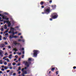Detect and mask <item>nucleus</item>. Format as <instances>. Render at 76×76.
Here are the masks:
<instances>
[{
	"label": "nucleus",
	"mask_w": 76,
	"mask_h": 76,
	"mask_svg": "<svg viewBox=\"0 0 76 76\" xmlns=\"http://www.w3.org/2000/svg\"><path fill=\"white\" fill-rule=\"evenodd\" d=\"M58 15L57 13L54 12L51 14L50 17L51 18H52V19H55L57 18L58 17Z\"/></svg>",
	"instance_id": "f257e3e1"
},
{
	"label": "nucleus",
	"mask_w": 76,
	"mask_h": 76,
	"mask_svg": "<svg viewBox=\"0 0 76 76\" xmlns=\"http://www.w3.org/2000/svg\"><path fill=\"white\" fill-rule=\"evenodd\" d=\"M50 12V7H49L48 9H47V7L44 8V12H45V13L46 14H48Z\"/></svg>",
	"instance_id": "f03ea898"
},
{
	"label": "nucleus",
	"mask_w": 76,
	"mask_h": 76,
	"mask_svg": "<svg viewBox=\"0 0 76 76\" xmlns=\"http://www.w3.org/2000/svg\"><path fill=\"white\" fill-rule=\"evenodd\" d=\"M33 52L34 53L33 54L34 57H36L38 53H39V51L38 50H34Z\"/></svg>",
	"instance_id": "7ed1b4c3"
},
{
	"label": "nucleus",
	"mask_w": 76,
	"mask_h": 76,
	"mask_svg": "<svg viewBox=\"0 0 76 76\" xmlns=\"http://www.w3.org/2000/svg\"><path fill=\"white\" fill-rule=\"evenodd\" d=\"M27 69V67H25V68H23L21 70V71L23 73L21 75V76H25V75L27 74V71H24V69Z\"/></svg>",
	"instance_id": "20e7f679"
},
{
	"label": "nucleus",
	"mask_w": 76,
	"mask_h": 76,
	"mask_svg": "<svg viewBox=\"0 0 76 76\" xmlns=\"http://www.w3.org/2000/svg\"><path fill=\"white\" fill-rule=\"evenodd\" d=\"M31 64V62L30 61H28V62H26L25 63V66H27V67H29V64Z\"/></svg>",
	"instance_id": "39448f33"
},
{
	"label": "nucleus",
	"mask_w": 76,
	"mask_h": 76,
	"mask_svg": "<svg viewBox=\"0 0 76 76\" xmlns=\"http://www.w3.org/2000/svg\"><path fill=\"white\" fill-rule=\"evenodd\" d=\"M18 37L15 36H14L13 35H12L11 36H9V38L10 39H12V38H18Z\"/></svg>",
	"instance_id": "423d86ee"
},
{
	"label": "nucleus",
	"mask_w": 76,
	"mask_h": 76,
	"mask_svg": "<svg viewBox=\"0 0 76 76\" xmlns=\"http://www.w3.org/2000/svg\"><path fill=\"white\" fill-rule=\"evenodd\" d=\"M13 44H14L15 45H16L17 44H18V45H20V47H21L22 46V45H21V44H20V43L13 42Z\"/></svg>",
	"instance_id": "0eeeda50"
},
{
	"label": "nucleus",
	"mask_w": 76,
	"mask_h": 76,
	"mask_svg": "<svg viewBox=\"0 0 76 76\" xmlns=\"http://www.w3.org/2000/svg\"><path fill=\"white\" fill-rule=\"evenodd\" d=\"M3 54V51L1 50H0V55L1 57H3V55H2Z\"/></svg>",
	"instance_id": "6e6552de"
},
{
	"label": "nucleus",
	"mask_w": 76,
	"mask_h": 76,
	"mask_svg": "<svg viewBox=\"0 0 76 76\" xmlns=\"http://www.w3.org/2000/svg\"><path fill=\"white\" fill-rule=\"evenodd\" d=\"M5 46V45H4V44H2L0 45V47L1 48H3Z\"/></svg>",
	"instance_id": "1a4fd4ad"
},
{
	"label": "nucleus",
	"mask_w": 76,
	"mask_h": 76,
	"mask_svg": "<svg viewBox=\"0 0 76 76\" xmlns=\"http://www.w3.org/2000/svg\"><path fill=\"white\" fill-rule=\"evenodd\" d=\"M53 8V9H55L56 7V5H52L51 6Z\"/></svg>",
	"instance_id": "9d476101"
},
{
	"label": "nucleus",
	"mask_w": 76,
	"mask_h": 76,
	"mask_svg": "<svg viewBox=\"0 0 76 76\" xmlns=\"http://www.w3.org/2000/svg\"><path fill=\"white\" fill-rule=\"evenodd\" d=\"M14 32V30H11V31H10L9 32V34H12V33H13V32Z\"/></svg>",
	"instance_id": "9b49d317"
},
{
	"label": "nucleus",
	"mask_w": 76,
	"mask_h": 76,
	"mask_svg": "<svg viewBox=\"0 0 76 76\" xmlns=\"http://www.w3.org/2000/svg\"><path fill=\"white\" fill-rule=\"evenodd\" d=\"M12 73H13V72H10V73L9 74L10 76H12Z\"/></svg>",
	"instance_id": "f8f14e48"
},
{
	"label": "nucleus",
	"mask_w": 76,
	"mask_h": 76,
	"mask_svg": "<svg viewBox=\"0 0 76 76\" xmlns=\"http://www.w3.org/2000/svg\"><path fill=\"white\" fill-rule=\"evenodd\" d=\"M1 16L2 17V19H5L6 18H7V16L4 17V15H2Z\"/></svg>",
	"instance_id": "ddd939ff"
},
{
	"label": "nucleus",
	"mask_w": 76,
	"mask_h": 76,
	"mask_svg": "<svg viewBox=\"0 0 76 76\" xmlns=\"http://www.w3.org/2000/svg\"><path fill=\"white\" fill-rule=\"evenodd\" d=\"M9 56L8 58H10V59H11L12 58V54H11L10 55H9Z\"/></svg>",
	"instance_id": "4468645a"
},
{
	"label": "nucleus",
	"mask_w": 76,
	"mask_h": 76,
	"mask_svg": "<svg viewBox=\"0 0 76 76\" xmlns=\"http://www.w3.org/2000/svg\"><path fill=\"white\" fill-rule=\"evenodd\" d=\"M40 4H41V5H43V4H44V2L43 1H41L40 2Z\"/></svg>",
	"instance_id": "2eb2a0df"
},
{
	"label": "nucleus",
	"mask_w": 76,
	"mask_h": 76,
	"mask_svg": "<svg viewBox=\"0 0 76 76\" xmlns=\"http://www.w3.org/2000/svg\"><path fill=\"white\" fill-rule=\"evenodd\" d=\"M5 60H6L8 62H9V59L8 58L5 59Z\"/></svg>",
	"instance_id": "dca6fc26"
},
{
	"label": "nucleus",
	"mask_w": 76,
	"mask_h": 76,
	"mask_svg": "<svg viewBox=\"0 0 76 76\" xmlns=\"http://www.w3.org/2000/svg\"><path fill=\"white\" fill-rule=\"evenodd\" d=\"M5 28H4V29H7V26L6 25V24H5L4 26Z\"/></svg>",
	"instance_id": "f3484780"
},
{
	"label": "nucleus",
	"mask_w": 76,
	"mask_h": 76,
	"mask_svg": "<svg viewBox=\"0 0 76 76\" xmlns=\"http://www.w3.org/2000/svg\"><path fill=\"white\" fill-rule=\"evenodd\" d=\"M55 70V68H52V69L51 70L53 71V72H54V70Z\"/></svg>",
	"instance_id": "a211bd4d"
},
{
	"label": "nucleus",
	"mask_w": 76,
	"mask_h": 76,
	"mask_svg": "<svg viewBox=\"0 0 76 76\" xmlns=\"http://www.w3.org/2000/svg\"><path fill=\"white\" fill-rule=\"evenodd\" d=\"M32 60V58H29L28 59V61H31Z\"/></svg>",
	"instance_id": "6ab92c4d"
},
{
	"label": "nucleus",
	"mask_w": 76,
	"mask_h": 76,
	"mask_svg": "<svg viewBox=\"0 0 76 76\" xmlns=\"http://www.w3.org/2000/svg\"><path fill=\"white\" fill-rule=\"evenodd\" d=\"M10 30H13L14 31V30H15V28H12V27H11V29H10Z\"/></svg>",
	"instance_id": "aec40b11"
},
{
	"label": "nucleus",
	"mask_w": 76,
	"mask_h": 76,
	"mask_svg": "<svg viewBox=\"0 0 76 76\" xmlns=\"http://www.w3.org/2000/svg\"><path fill=\"white\" fill-rule=\"evenodd\" d=\"M18 70H21V67H19L18 68Z\"/></svg>",
	"instance_id": "412c9836"
},
{
	"label": "nucleus",
	"mask_w": 76,
	"mask_h": 76,
	"mask_svg": "<svg viewBox=\"0 0 76 76\" xmlns=\"http://www.w3.org/2000/svg\"><path fill=\"white\" fill-rule=\"evenodd\" d=\"M5 19L7 20H9V18H5Z\"/></svg>",
	"instance_id": "4be33fe9"
},
{
	"label": "nucleus",
	"mask_w": 76,
	"mask_h": 76,
	"mask_svg": "<svg viewBox=\"0 0 76 76\" xmlns=\"http://www.w3.org/2000/svg\"><path fill=\"white\" fill-rule=\"evenodd\" d=\"M8 25V27H10V26H11V23L9 24Z\"/></svg>",
	"instance_id": "5701e85b"
},
{
	"label": "nucleus",
	"mask_w": 76,
	"mask_h": 76,
	"mask_svg": "<svg viewBox=\"0 0 76 76\" xmlns=\"http://www.w3.org/2000/svg\"><path fill=\"white\" fill-rule=\"evenodd\" d=\"M0 64H3V63H2V60H1L0 61Z\"/></svg>",
	"instance_id": "b1692460"
},
{
	"label": "nucleus",
	"mask_w": 76,
	"mask_h": 76,
	"mask_svg": "<svg viewBox=\"0 0 76 76\" xmlns=\"http://www.w3.org/2000/svg\"><path fill=\"white\" fill-rule=\"evenodd\" d=\"M19 50H22V51H23L24 50V48H22L21 49H20Z\"/></svg>",
	"instance_id": "393cba45"
},
{
	"label": "nucleus",
	"mask_w": 76,
	"mask_h": 76,
	"mask_svg": "<svg viewBox=\"0 0 76 76\" xmlns=\"http://www.w3.org/2000/svg\"><path fill=\"white\" fill-rule=\"evenodd\" d=\"M16 65V63H15V62H13V63H12V65L13 66H15V65Z\"/></svg>",
	"instance_id": "a878e982"
},
{
	"label": "nucleus",
	"mask_w": 76,
	"mask_h": 76,
	"mask_svg": "<svg viewBox=\"0 0 76 76\" xmlns=\"http://www.w3.org/2000/svg\"><path fill=\"white\" fill-rule=\"evenodd\" d=\"M58 71H56V74L57 75H58Z\"/></svg>",
	"instance_id": "bb28decb"
},
{
	"label": "nucleus",
	"mask_w": 76,
	"mask_h": 76,
	"mask_svg": "<svg viewBox=\"0 0 76 76\" xmlns=\"http://www.w3.org/2000/svg\"><path fill=\"white\" fill-rule=\"evenodd\" d=\"M11 66V63H9L8 64V66Z\"/></svg>",
	"instance_id": "cd10ccee"
},
{
	"label": "nucleus",
	"mask_w": 76,
	"mask_h": 76,
	"mask_svg": "<svg viewBox=\"0 0 76 76\" xmlns=\"http://www.w3.org/2000/svg\"><path fill=\"white\" fill-rule=\"evenodd\" d=\"M4 68L5 70H7V67L6 66H5Z\"/></svg>",
	"instance_id": "c85d7f7f"
},
{
	"label": "nucleus",
	"mask_w": 76,
	"mask_h": 76,
	"mask_svg": "<svg viewBox=\"0 0 76 76\" xmlns=\"http://www.w3.org/2000/svg\"><path fill=\"white\" fill-rule=\"evenodd\" d=\"M13 50H14V51H15V52H16V51H18V50H16L15 49H13Z\"/></svg>",
	"instance_id": "c756f323"
},
{
	"label": "nucleus",
	"mask_w": 76,
	"mask_h": 76,
	"mask_svg": "<svg viewBox=\"0 0 76 76\" xmlns=\"http://www.w3.org/2000/svg\"><path fill=\"white\" fill-rule=\"evenodd\" d=\"M4 64L5 65H6V64H7V62H5L4 63Z\"/></svg>",
	"instance_id": "7c9ffc66"
},
{
	"label": "nucleus",
	"mask_w": 76,
	"mask_h": 76,
	"mask_svg": "<svg viewBox=\"0 0 76 76\" xmlns=\"http://www.w3.org/2000/svg\"><path fill=\"white\" fill-rule=\"evenodd\" d=\"M7 58V57H4L3 58V60H5V58Z\"/></svg>",
	"instance_id": "2f4dec72"
},
{
	"label": "nucleus",
	"mask_w": 76,
	"mask_h": 76,
	"mask_svg": "<svg viewBox=\"0 0 76 76\" xmlns=\"http://www.w3.org/2000/svg\"><path fill=\"white\" fill-rule=\"evenodd\" d=\"M4 44L5 45H7L8 44H7V42H4Z\"/></svg>",
	"instance_id": "473e14b6"
},
{
	"label": "nucleus",
	"mask_w": 76,
	"mask_h": 76,
	"mask_svg": "<svg viewBox=\"0 0 76 76\" xmlns=\"http://www.w3.org/2000/svg\"><path fill=\"white\" fill-rule=\"evenodd\" d=\"M8 48L9 49H10V48H11V47L10 46H9Z\"/></svg>",
	"instance_id": "72a5a7b5"
},
{
	"label": "nucleus",
	"mask_w": 76,
	"mask_h": 76,
	"mask_svg": "<svg viewBox=\"0 0 76 76\" xmlns=\"http://www.w3.org/2000/svg\"><path fill=\"white\" fill-rule=\"evenodd\" d=\"M4 24H5V23H7V21L4 20Z\"/></svg>",
	"instance_id": "f704fd0d"
},
{
	"label": "nucleus",
	"mask_w": 76,
	"mask_h": 76,
	"mask_svg": "<svg viewBox=\"0 0 76 76\" xmlns=\"http://www.w3.org/2000/svg\"><path fill=\"white\" fill-rule=\"evenodd\" d=\"M16 74L15 73H13V76H16Z\"/></svg>",
	"instance_id": "c9c22d12"
},
{
	"label": "nucleus",
	"mask_w": 76,
	"mask_h": 76,
	"mask_svg": "<svg viewBox=\"0 0 76 76\" xmlns=\"http://www.w3.org/2000/svg\"><path fill=\"white\" fill-rule=\"evenodd\" d=\"M1 70H2V71H4V69L2 68L1 69Z\"/></svg>",
	"instance_id": "e433bc0d"
},
{
	"label": "nucleus",
	"mask_w": 76,
	"mask_h": 76,
	"mask_svg": "<svg viewBox=\"0 0 76 76\" xmlns=\"http://www.w3.org/2000/svg\"><path fill=\"white\" fill-rule=\"evenodd\" d=\"M5 56H6V55H8V54H7V53H6L4 54Z\"/></svg>",
	"instance_id": "4c0bfd02"
},
{
	"label": "nucleus",
	"mask_w": 76,
	"mask_h": 76,
	"mask_svg": "<svg viewBox=\"0 0 76 76\" xmlns=\"http://www.w3.org/2000/svg\"><path fill=\"white\" fill-rule=\"evenodd\" d=\"M15 58H18V56L16 55L15 56Z\"/></svg>",
	"instance_id": "58836bf2"
},
{
	"label": "nucleus",
	"mask_w": 76,
	"mask_h": 76,
	"mask_svg": "<svg viewBox=\"0 0 76 76\" xmlns=\"http://www.w3.org/2000/svg\"><path fill=\"white\" fill-rule=\"evenodd\" d=\"M3 39H4V40H6V37H4Z\"/></svg>",
	"instance_id": "ea45409f"
},
{
	"label": "nucleus",
	"mask_w": 76,
	"mask_h": 76,
	"mask_svg": "<svg viewBox=\"0 0 76 76\" xmlns=\"http://www.w3.org/2000/svg\"><path fill=\"white\" fill-rule=\"evenodd\" d=\"M4 66L3 65L1 66V67H2V68H4Z\"/></svg>",
	"instance_id": "a19ab883"
},
{
	"label": "nucleus",
	"mask_w": 76,
	"mask_h": 76,
	"mask_svg": "<svg viewBox=\"0 0 76 76\" xmlns=\"http://www.w3.org/2000/svg\"><path fill=\"white\" fill-rule=\"evenodd\" d=\"M5 35H9V34H8V33H7L5 34Z\"/></svg>",
	"instance_id": "79ce46f5"
},
{
	"label": "nucleus",
	"mask_w": 76,
	"mask_h": 76,
	"mask_svg": "<svg viewBox=\"0 0 76 76\" xmlns=\"http://www.w3.org/2000/svg\"><path fill=\"white\" fill-rule=\"evenodd\" d=\"M18 41L20 42V41H22V40L20 39H18Z\"/></svg>",
	"instance_id": "37998d69"
},
{
	"label": "nucleus",
	"mask_w": 76,
	"mask_h": 76,
	"mask_svg": "<svg viewBox=\"0 0 76 76\" xmlns=\"http://www.w3.org/2000/svg\"><path fill=\"white\" fill-rule=\"evenodd\" d=\"M10 69H12V66H10Z\"/></svg>",
	"instance_id": "c03bdc74"
},
{
	"label": "nucleus",
	"mask_w": 76,
	"mask_h": 76,
	"mask_svg": "<svg viewBox=\"0 0 76 76\" xmlns=\"http://www.w3.org/2000/svg\"><path fill=\"white\" fill-rule=\"evenodd\" d=\"M10 22H9V20H8V21H7V24Z\"/></svg>",
	"instance_id": "a18cd8bd"
},
{
	"label": "nucleus",
	"mask_w": 76,
	"mask_h": 76,
	"mask_svg": "<svg viewBox=\"0 0 76 76\" xmlns=\"http://www.w3.org/2000/svg\"><path fill=\"white\" fill-rule=\"evenodd\" d=\"M3 28H1V31H3Z\"/></svg>",
	"instance_id": "49530a36"
},
{
	"label": "nucleus",
	"mask_w": 76,
	"mask_h": 76,
	"mask_svg": "<svg viewBox=\"0 0 76 76\" xmlns=\"http://www.w3.org/2000/svg\"><path fill=\"white\" fill-rule=\"evenodd\" d=\"M21 41H22L23 42H25V40L23 39L21 40Z\"/></svg>",
	"instance_id": "de8ad7c7"
},
{
	"label": "nucleus",
	"mask_w": 76,
	"mask_h": 76,
	"mask_svg": "<svg viewBox=\"0 0 76 76\" xmlns=\"http://www.w3.org/2000/svg\"><path fill=\"white\" fill-rule=\"evenodd\" d=\"M76 68V67L75 66H74L73 67V69H75Z\"/></svg>",
	"instance_id": "09e8293b"
},
{
	"label": "nucleus",
	"mask_w": 76,
	"mask_h": 76,
	"mask_svg": "<svg viewBox=\"0 0 76 76\" xmlns=\"http://www.w3.org/2000/svg\"><path fill=\"white\" fill-rule=\"evenodd\" d=\"M49 3H52V0H50L49 1Z\"/></svg>",
	"instance_id": "8fccbe9b"
},
{
	"label": "nucleus",
	"mask_w": 76,
	"mask_h": 76,
	"mask_svg": "<svg viewBox=\"0 0 76 76\" xmlns=\"http://www.w3.org/2000/svg\"><path fill=\"white\" fill-rule=\"evenodd\" d=\"M9 72H10V70H8L7 71V73H9Z\"/></svg>",
	"instance_id": "3c124183"
},
{
	"label": "nucleus",
	"mask_w": 76,
	"mask_h": 76,
	"mask_svg": "<svg viewBox=\"0 0 76 76\" xmlns=\"http://www.w3.org/2000/svg\"><path fill=\"white\" fill-rule=\"evenodd\" d=\"M41 7L42 8H44V6H41Z\"/></svg>",
	"instance_id": "603ef678"
},
{
	"label": "nucleus",
	"mask_w": 76,
	"mask_h": 76,
	"mask_svg": "<svg viewBox=\"0 0 76 76\" xmlns=\"http://www.w3.org/2000/svg\"><path fill=\"white\" fill-rule=\"evenodd\" d=\"M7 32H8V31H7V30L5 32H4V34H5V33H6Z\"/></svg>",
	"instance_id": "864d4df0"
},
{
	"label": "nucleus",
	"mask_w": 76,
	"mask_h": 76,
	"mask_svg": "<svg viewBox=\"0 0 76 76\" xmlns=\"http://www.w3.org/2000/svg\"><path fill=\"white\" fill-rule=\"evenodd\" d=\"M21 73V72H20V71H19L18 72V74H20Z\"/></svg>",
	"instance_id": "5fc2aeb1"
},
{
	"label": "nucleus",
	"mask_w": 76,
	"mask_h": 76,
	"mask_svg": "<svg viewBox=\"0 0 76 76\" xmlns=\"http://www.w3.org/2000/svg\"><path fill=\"white\" fill-rule=\"evenodd\" d=\"M18 61H20V58H19Z\"/></svg>",
	"instance_id": "6e6d98bb"
},
{
	"label": "nucleus",
	"mask_w": 76,
	"mask_h": 76,
	"mask_svg": "<svg viewBox=\"0 0 76 76\" xmlns=\"http://www.w3.org/2000/svg\"><path fill=\"white\" fill-rule=\"evenodd\" d=\"M18 54L19 55H21V53H19Z\"/></svg>",
	"instance_id": "4d7b16f0"
},
{
	"label": "nucleus",
	"mask_w": 76,
	"mask_h": 76,
	"mask_svg": "<svg viewBox=\"0 0 76 76\" xmlns=\"http://www.w3.org/2000/svg\"><path fill=\"white\" fill-rule=\"evenodd\" d=\"M23 57H24V55H23L22 56V58H23Z\"/></svg>",
	"instance_id": "13d9d810"
},
{
	"label": "nucleus",
	"mask_w": 76,
	"mask_h": 76,
	"mask_svg": "<svg viewBox=\"0 0 76 76\" xmlns=\"http://www.w3.org/2000/svg\"><path fill=\"white\" fill-rule=\"evenodd\" d=\"M3 50H6V48H3Z\"/></svg>",
	"instance_id": "bf43d9fd"
},
{
	"label": "nucleus",
	"mask_w": 76,
	"mask_h": 76,
	"mask_svg": "<svg viewBox=\"0 0 76 76\" xmlns=\"http://www.w3.org/2000/svg\"><path fill=\"white\" fill-rule=\"evenodd\" d=\"M24 53H25V52H24V51H23V52H22L23 54H24Z\"/></svg>",
	"instance_id": "052dcab7"
},
{
	"label": "nucleus",
	"mask_w": 76,
	"mask_h": 76,
	"mask_svg": "<svg viewBox=\"0 0 76 76\" xmlns=\"http://www.w3.org/2000/svg\"><path fill=\"white\" fill-rule=\"evenodd\" d=\"M1 73H2V71H0V74H1Z\"/></svg>",
	"instance_id": "680f3d73"
},
{
	"label": "nucleus",
	"mask_w": 76,
	"mask_h": 76,
	"mask_svg": "<svg viewBox=\"0 0 76 76\" xmlns=\"http://www.w3.org/2000/svg\"><path fill=\"white\" fill-rule=\"evenodd\" d=\"M12 34L13 35H14V34H15V32H13V33H12Z\"/></svg>",
	"instance_id": "e2e57ef3"
},
{
	"label": "nucleus",
	"mask_w": 76,
	"mask_h": 76,
	"mask_svg": "<svg viewBox=\"0 0 76 76\" xmlns=\"http://www.w3.org/2000/svg\"><path fill=\"white\" fill-rule=\"evenodd\" d=\"M20 38H21L22 39V38H23V37L22 36H21L20 37Z\"/></svg>",
	"instance_id": "0e129e2a"
},
{
	"label": "nucleus",
	"mask_w": 76,
	"mask_h": 76,
	"mask_svg": "<svg viewBox=\"0 0 76 76\" xmlns=\"http://www.w3.org/2000/svg\"><path fill=\"white\" fill-rule=\"evenodd\" d=\"M9 28H8L7 29V31H8H8H9Z\"/></svg>",
	"instance_id": "69168bd1"
},
{
	"label": "nucleus",
	"mask_w": 76,
	"mask_h": 76,
	"mask_svg": "<svg viewBox=\"0 0 76 76\" xmlns=\"http://www.w3.org/2000/svg\"><path fill=\"white\" fill-rule=\"evenodd\" d=\"M5 14L6 15H8V13H7V12H5Z\"/></svg>",
	"instance_id": "338daca9"
},
{
	"label": "nucleus",
	"mask_w": 76,
	"mask_h": 76,
	"mask_svg": "<svg viewBox=\"0 0 76 76\" xmlns=\"http://www.w3.org/2000/svg\"><path fill=\"white\" fill-rule=\"evenodd\" d=\"M50 20H53V19L51 18H50Z\"/></svg>",
	"instance_id": "774afa93"
}]
</instances>
